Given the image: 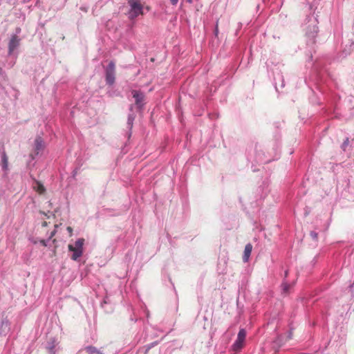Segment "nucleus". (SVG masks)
Here are the masks:
<instances>
[{"label":"nucleus","mask_w":354,"mask_h":354,"mask_svg":"<svg viewBox=\"0 0 354 354\" xmlns=\"http://www.w3.org/2000/svg\"><path fill=\"white\" fill-rule=\"evenodd\" d=\"M84 239L80 238L78 239L74 244H69L68 245V249L70 252H72L73 254L71 256V259L73 261H77L79 258H80L83 254V245L84 244Z\"/></svg>","instance_id":"f257e3e1"},{"label":"nucleus","mask_w":354,"mask_h":354,"mask_svg":"<svg viewBox=\"0 0 354 354\" xmlns=\"http://www.w3.org/2000/svg\"><path fill=\"white\" fill-rule=\"evenodd\" d=\"M128 4L130 6L129 17L131 19L143 15L144 6L140 2V0H128Z\"/></svg>","instance_id":"f03ea898"},{"label":"nucleus","mask_w":354,"mask_h":354,"mask_svg":"<svg viewBox=\"0 0 354 354\" xmlns=\"http://www.w3.org/2000/svg\"><path fill=\"white\" fill-rule=\"evenodd\" d=\"M246 337V331L245 329H241L239 331L237 338L234 343L232 345L233 351L238 352L244 346V342Z\"/></svg>","instance_id":"7ed1b4c3"},{"label":"nucleus","mask_w":354,"mask_h":354,"mask_svg":"<svg viewBox=\"0 0 354 354\" xmlns=\"http://www.w3.org/2000/svg\"><path fill=\"white\" fill-rule=\"evenodd\" d=\"M115 64L111 62L106 69V81L109 85L113 84L115 82Z\"/></svg>","instance_id":"20e7f679"},{"label":"nucleus","mask_w":354,"mask_h":354,"mask_svg":"<svg viewBox=\"0 0 354 354\" xmlns=\"http://www.w3.org/2000/svg\"><path fill=\"white\" fill-rule=\"evenodd\" d=\"M20 39L17 35H14L11 37L8 44V53L11 55L14 50L19 46Z\"/></svg>","instance_id":"39448f33"},{"label":"nucleus","mask_w":354,"mask_h":354,"mask_svg":"<svg viewBox=\"0 0 354 354\" xmlns=\"http://www.w3.org/2000/svg\"><path fill=\"white\" fill-rule=\"evenodd\" d=\"M133 97L135 99L136 104L140 106L142 104V102L144 100V95L140 91L133 90L132 91Z\"/></svg>","instance_id":"423d86ee"},{"label":"nucleus","mask_w":354,"mask_h":354,"mask_svg":"<svg viewBox=\"0 0 354 354\" xmlns=\"http://www.w3.org/2000/svg\"><path fill=\"white\" fill-rule=\"evenodd\" d=\"M44 149V142L41 137H37L35 140V152L37 155Z\"/></svg>","instance_id":"0eeeda50"},{"label":"nucleus","mask_w":354,"mask_h":354,"mask_svg":"<svg viewBox=\"0 0 354 354\" xmlns=\"http://www.w3.org/2000/svg\"><path fill=\"white\" fill-rule=\"evenodd\" d=\"M252 250V245L250 243H248L245 245L244 253L243 256V260L244 262H248L251 254Z\"/></svg>","instance_id":"6e6552de"},{"label":"nucleus","mask_w":354,"mask_h":354,"mask_svg":"<svg viewBox=\"0 0 354 354\" xmlns=\"http://www.w3.org/2000/svg\"><path fill=\"white\" fill-rule=\"evenodd\" d=\"M33 188L39 194H43L45 192L44 185L39 181L35 182V185L33 186Z\"/></svg>","instance_id":"1a4fd4ad"},{"label":"nucleus","mask_w":354,"mask_h":354,"mask_svg":"<svg viewBox=\"0 0 354 354\" xmlns=\"http://www.w3.org/2000/svg\"><path fill=\"white\" fill-rule=\"evenodd\" d=\"M84 351L86 354H101V353L93 346H87L84 348Z\"/></svg>","instance_id":"9d476101"},{"label":"nucleus","mask_w":354,"mask_h":354,"mask_svg":"<svg viewBox=\"0 0 354 354\" xmlns=\"http://www.w3.org/2000/svg\"><path fill=\"white\" fill-rule=\"evenodd\" d=\"M8 157L5 151L2 153V167L4 170H6L8 169Z\"/></svg>","instance_id":"9b49d317"},{"label":"nucleus","mask_w":354,"mask_h":354,"mask_svg":"<svg viewBox=\"0 0 354 354\" xmlns=\"http://www.w3.org/2000/svg\"><path fill=\"white\" fill-rule=\"evenodd\" d=\"M67 231L69 232L70 236H72L73 234V228L70 226L67 227L66 228Z\"/></svg>","instance_id":"f8f14e48"},{"label":"nucleus","mask_w":354,"mask_h":354,"mask_svg":"<svg viewBox=\"0 0 354 354\" xmlns=\"http://www.w3.org/2000/svg\"><path fill=\"white\" fill-rule=\"evenodd\" d=\"M218 34V24H216L215 30H214V35L216 37H217Z\"/></svg>","instance_id":"ddd939ff"},{"label":"nucleus","mask_w":354,"mask_h":354,"mask_svg":"<svg viewBox=\"0 0 354 354\" xmlns=\"http://www.w3.org/2000/svg\"><path fill=\"white\" fill-rule=\"evenodd\" d=\"M178 0H170L172 5L176 6L178 3Z\"/></svg>","instance_id":"4468645a"},{"label":"nucleus","mask_w":354,"mask_h":354,"mask_svg":"<svg viewBox=\"0 0 354 354\" xmlns=\"http://www.w3.org/2000/svg\"><path fill=\"white\" fill-rule=\"evenodd\" d=\"M310 234H311V235H312L313 237H315V238H316V237H317V234H316V233H315V232H311V233H310Z\"/></svg>","instance_id":"2eb2a0df"},{"label":"nucleus","mask_w":354,"mask_h":354,"mask_svg":"<svg viewBox=\"0 0 354 354\" xmlns=\"http://www.w3.org/2000/svg\"><path fill=\"white\" fill-rule=\"evenodd\" d=\"M288 288V286L287 285H284V288H283L284 291H287Z\"/></svg>","instance_id":"dca6fc26"},{"label":"nucleus","mask_w":354,"mask_h":354,"mask_svg":"<svg viewBox=\"0 0 354 354\" xmlns=\"http://www.w3.org/2000/svg\"><path fill=\"white\" fill-rule=\"evenodd\" d=\"M46 225H47V223H46V221H44V222L42 223V226L46 227Z\"/></svg>","instance_id":"f3484780"},{"label":"nucleus","mask_w":354,"mask_h":354,"mask_svg":"<svg viewBox=\"0 0 354 354\" xmlns=\"http://www.w3.org/2000/svg\"><path fill=\"white\" fill-rule=\"evenodd\" d=\"M187 2H189V3H191L192 2V0H187Z\"/></svg>","instance_id":"a211bd4d"},{"label":"nucleus","mask_w":354,"mask_h":354,"mask_svg":"<svg viewBox=\"0 0 354 354\" xmlns=\"http://www.w3.org/2000/svg\"><path fill=\"white\" fill-rule=\"evenodd\" d=\"M54 234H55V232H53L51 233V236H54Z\"/></svg>","instance_id":"6ab92c4d"},{"label":"nucleus","mask_w":354,"mask_h":354,"mask_svg":"<svg viewBox=\"0 0 354 354\" xmlns=\"http://www.w3.org/2000/svg\"><path fill=\"white\" fill-rule=\"evenodd\" d=\"M146 8H147V10H149V6H147Z\"/></svg>","instance_id":"aec40b11"},{"label":"nucleus","mask_w":354,"mask_h":354,"mask_svg":"<svg viewBox=\"0 0 354 354\" xmlns=\"http://www.w3.org/2000/svg\"><path fill=\"white\" fill-rule=\"evenodd\" d=\"M41 243H42V244H44V245H45V242H44V241H41Z\"/></svg>","instance_id":"412c9836"},{"label":"nucleus","mask_w":354,"mask_h":354,"mask_svg":"<svg viewBox=\"0 0 354 354\" xmlns=\"http://www.w3.org/2000/svg\"><path fill=\"white\" fill-rule=\"evenodd\" d=\"M140 2H141V0H140Z\"/></svg>","instance_id":"4be33fe9"}]
</instances>
